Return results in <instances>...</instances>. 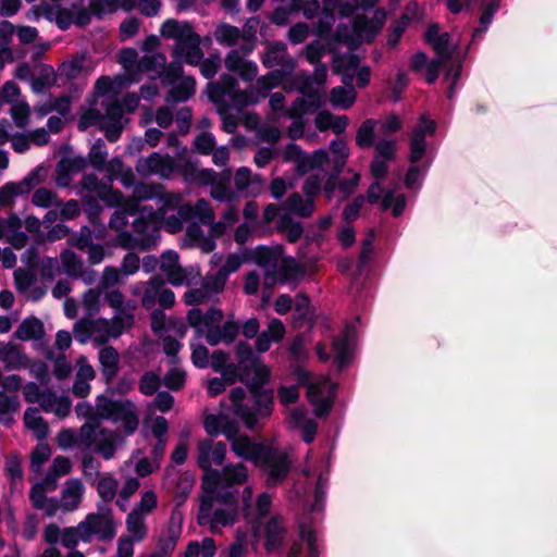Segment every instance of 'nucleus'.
Wrapping results in <instances>:
<instances>
[{
    "instance_id": "1",
    "label": "nucleus",
    "mask_w": 557,
    "mask_h": 557,
    "mask_svg": "<svg viewBox=\"0 0 557 557\" xmlns=\"http://www.w3.org/2000/svg\"><path fill=\"white\" fill-rule=\"evenodd\" d=\"M385 17L386 14L383 10L375 11L372 20L358 15L354 20L351 30L347 32L346 28H339L337 38L339 41L346 42L349 48L362 41H370L382 29Z\"/></svg>"
},
{
    "instance_id": "2",
    "label": "nucleus",
    "mask_w": 557,
    "mask_h": 557,
    "mask_svg": "<svg viewBox=\"0 0 557 557\" xmlns=\"http://www.w3.org/2000/svg\"><path fill=\"white\" fill-rule=\"evenodd\" d=\"M265 456L261 457L255 466L268 470L265 485L271 488L286 480L292 469V462L285 451H280L271 445L268 446Z\"/></svg>"
},
{
    "instance_id": "3",
    "label": "nucleus",
    "mask_w": 557,
    "mask_h": 557,
    "mask_svg": "<svg viewBox=\"0 0 557 557\" xmlns=\"http://www.w3.org/2000/svg\"><path fill=\"white\" fill-rule=\"evenodd\" d=\"M164 84L172 87L168 90L165 100L168 103L185 102L191 98L196 91V79L193 76H182L184 72H153Z\"/></svg>"
},
{
    "instance_id": "4",
    "label": "nucleus",
    "mask_w": 557,
    "mask_h": 557,
    "mask_svg": "<svg viewBox=\"0 0 557 557\" xmlns=\"http://www.w3.org/2000/svg\"><path fill=\"white\" fill-rule=\"evenodd\" d=\"M323 15L318 25V35L327 34L334 23V11L337 10L343 16L351 15L359 7V0H322Z\"/></svg>"
},
{
    "instance_id": "5",
    "label": "nucleus",
    "mask_w": 557,
    "mask_h": 557,
    "mask_svg": "<svg viewBox=\"0 0 557 557\" xmlns=\"http://www.w3.org/2000/svg\"><path fill=\"white\" fill-rule=\"evenodd\" d=\"M211 440H203L198 444V467L206 471L207 474L202 481V488L208 493H213L218 485L223 482V475L218 470L212 469L211 459Z\"/></svg>"
},
{
    "instance_id": "6",
    "label": "nucleus",
    "mask_w": 557,
    "mask_h": 557,
    "mask_svg": "<svg viewBox=\"0 0 557 557\" xmlns=\"http://www.w3.org/2000/svg\"><path fill=\"white\" fill-rule=\"evenodd\" d=\"M200 45V36L175 44L172 50L174 62L180 66H198L203 58Z\"/></svg>"
},
{
    "instance_id": "7",
    "label": "nucleus",
    "mask_w": 557,
    "mask_h": 557,
    "mask_svg": "<svg viewBox=\"0 0 557 557\" xmlns=\"http://www.w3.org/2000/svg\"><path fill=\"white\" fill-rule=\"evenodd\" d=\"M325 54H331L333 61L335 62L333 70H358L359 69V59L348 53L344 58H336L334 53L326 51L321 45L318 42H312L307 47V60L311 65H317L322 57Z\"/></svg>"
},
{
    "instance_id": "8",
    "label": "nucleus",
    "mask_w": 557,
    "mask_h": 557,
    "mask_svg": "<svg viewBox=\"0 0 557 557\" xmlns=\"http://www.w3.org/2000/svg\"><path fill=\"white\" fill-rule=\"evenodd\" d=\"M132 408H134V404L128 399L124 401L112 400L103 394L96 398V409L99 416L114 422L120 421Z\"/></svg>"
},
{
    "instance_id": "9",
    "label": "nucleus",
    "mask_w": 557,
    "mask_h": 557,
    "mask_svg": "<svg viewBox=\"0 0 557 557\" xmlns=\"http://www.w3.org/2000/svg\"><path fill=\"white\" fill-rule=\"evenodd\" d=\"M88 165L85 157H62L55 165V183L59 187H67L72 181V174L84 171Z\"/></svg>"
},
{
    "instance_id": "10",
    "label": "nucleus",
    "mask_w": 557,
    "mask_h": 557,
    "mask_svg": "<svg viewBox=\"0 0 557 557\" xmlns=\"http://www.w3.org/2000/svg\"><path fill=\"white\" fill-rule=\"evenodd\" d=\"M269 444L256 443L249 436L242 435L232 441V450L238 456L253 463H258L261 457H267Z\"/></svg>"
},
{
    "instance_id": "11",
    "label": "nucleus",
    "mask_w": 557,
    "mask_h": 557,
    "mask_svg": "<svg viewBox=\"0 0 557 557\" xmlns=\"http://www.w3.org/2000/svg\"><path fill=\"white\" fill-rule=\"evenodd\" d=\"M159 46L160 40L154 35H151L144 40L141 45L144 54L139 60V70H163L166 63V58L163 53L157 51Z\"/></svg>"
},
{
    "instance_id": "12",
    "label": "nucleus",
    "mask_w": 557,
    "mask_h": 557,
    "mask_svg": "<svg viewBox=\"0 0 557 557\" xmlns=\"http://www.w3.org/2000/svg\"><path fill=\"white\" fill-rule=\"evenodd\" d=\"M228 398L233 405L234 414L242 420L248 430L253 431L257 426L256 411L244 403L246 398L245 389L243 387L232 388Z\"/></svg>"
},
{
    "instance_id": "13",
    "label": "nucleus",
    "mask_w": 557,
    "mask_h": 557,
    "mask_svg": "<svg viewBox=\"0 0 557 557\" xmlns=\"http://www.w3.org/2000/svg\"><path fill=\"white\" fill-rule=\"evenodd\" d=\"M240 326L232 319H227L223 325L210 326L206 332V341L210 346H218L220 343L232 344L238 336Z\"/></svg>"
},
{
    "instance_id": "14",
    "label": "nucleus",
    "mask_w": 557,
    "mask_h": 557,
    "mask_svg": "<svg viewBox=\"0 0 557 557\" xmlns=\"http://www.w3.org/2000/svg\"><path fill=\"white\" fill-rule=\"evenodd\" d=\"M137 0H88V9L98 18L115 13L119 10L131 11Z\"/></svg>"
},
{
    "instance_id": "15",
    "label": "nucleus",
    "mask_w": 557,
    "mask_h": 557,
    "mask_svg": "<svg viewBox=\"0 0 557 557\" xmlns=\"http://www.w3.org/2000/svg\"><path fill=\"white\" fill-rule=\"evenodd\" d=\"M99 362L101 366V375L107 385H110L117 376L120 371V357L113 346H106L99 351Z\"/></svg>"
},
{
    "instance_id": "16",
    "label": "nucleus",
    "mask_w": 557,
    "mask_h": 557,
    "mask_svg": "<svg viewBox=\"0 0 557 557\" xmlns=\"http://www.w3.org/2000/svg\"><path fill=\"white\" fill-rule=\"evenodd\" d=\"M0 360L4 363L7 371L27 368L28 357L20 349L18 345L9 342L5 345L0 343Z\"/></svg>"
},
{
    "instance_id": "17",
    "label": "nucleus",
    "mask_w": 557,
    "mask_h": 557,
    "mask_svg": "<svg viewBox=\"0 0 557 557\" xmlns=\"http://www.w3.org/2000/svg\"><path fill=\"white\" fill-rule=\"evenodd\" d=\"M161 34L163 37L174 39L175 44L199 36L189 22L178 20L164 22L161 26Z\"/></svg>"
},
{
    "instance_id": "18",
    "label": "nucleus",
    "mask_w": 557,
    "mask_h": 557,
    "mask_svg": "<svg viewBox=\"0 0 557 557\" xmlns=\"http://www.w3.org/2000/svg\"><path fill=\"white\" fill-rule=\"evenodd\" d=\"M286 529L280 517H271L264 528V549L268 554L283 546Z\"/></svg>"
},
{
    "instance_id": "19",
    "label": "nucleus",
    "mask_w": 557,
    "mask_h": 557,
    "mask_svg": "<svg viewBox=\"0 0 557 557\" xmlns=\"http://www.w3.org/2000/svg\"><path fill=\"white\" fill-rule=\"evenodd\" d=\"M263 65L267 67L281 66L283 70L295 67L293 59L286 52V45L283 42L272 44L267 47Z\"/></svg>"
},
{
    "instance_id": "20",
    "label": "nucleus",
    "mask_w": 557,
    "mask_h": 557,
    "mask_svg": "<svg viewBox=\"0 0 557 557\" xmlns=\"http://www.w3.org/2000/svg\"><path fill=\"white\" fill-rule=\"evenodd\" d=\"M270 379V368L260 361L251 370H248L247 377H245V372L243 373L240 382L246 385L248 392H256L257 389H265L264 386L269 383Z\"/></svg>"
},
{
    "instance_id": "21",
    "label": "nucleus",
    "mask_w": 557,
    "mask_h": 557,
    "mask_svg": "<svg viewBox=\"0 0 557 557\" xmlns=\"http://www.w3.org/2000/svg\"><path fill=\"white\" fill-rule=\"evenodd\" d=\"M14 336L24 342L41 339L45 336L44 323L35 315L27 317L20 323Z\"/></svg>"
},
{
    "instance_id": "22",
    "label": "nucleus",
    "mask_w": 557,
    "mask_h": 557,
    "mask_svg": "<svg viewBox=\"0 0 557 557\" xmlns=\"http://www.w3.org/2000/svg\"><path fill=\"white\" fill-rule=\"evenodd\" d=\"M295 72H268L265 75L257 78L256 87L252 88L255 95L265 98L269 92L277 87L285 78L292 77Z\"/></svg>"
},
{
    "instance_id": "23",
    "label": "nucleus",
    "mask_w": 557,
    "mask_h": 557,
    "mask_svg": "<svg viewBox=\"0 0 557 557\" xmlns=\"http://www.w3.org/2000/svg\"><path fill=\"white\" fill-rule=\"evenodd\" d=\"M425 37L428 42L435 49V51L443 57L450 54L451 45L450 36L446 32H442L438 25L429 26Z\"/></svg>"
},
{
    "instance_id": "24",
    "label": "nucleus",
    "mask_w": 557,
    "mask_h": 557,
    "mask_svg": "<svg viewBox=\"0 0 557 557\" xmlns=\"http://www.w3.org/2000/svg\"><path fill=\"white\" fill-rule=\"evenodd\" d=\"M332 349L335 352L334 363L336 366V370L342 372L351 362L348 335L344 334L343 336L334 337L332 342Z\"/></svg>"
},
{
    "instance_id": "25",
    "label": "nucleus",
    "mask_w": 557,
    "mask_h": 557,
    "mask_svg": "<svg viewBox=\"0 0 557 557\" xmlns=\"http://www.w3.org/2000/svg\"><path fill=\"white\" fill-rule=\"evenodd\" d=\"M253 399V407L256 411V418L270 417L273 411L274 395L272 389H257L256 392H249Z\"/></svg>"
},
{
    "instance_id": "26",
    "label": "nucleus",
    "mask_w": 557,
    "mask_h": 557,
    "mask_svg": "<svg viewBox=\"0 0 557 557\" xmlns=\"http://www.w3.org/2000/svg\"><path fill=\"white\" fill-rule=\"evenodd\" d=\"M286 209L297 214L300 218H310L314 212V200L304 199L302 196L294 191L292 193L283 205Z\"/></svg>"
},
{
    "instance_id": "27",
    "label": "nucleus",
    "mask_w": 557,
    "mask_h": 557,
    "mask_svg": "<svg viewBox=\"0 0 557 557\" xmlns=\"http://www.w3.org/2000/svg\"><path fill=\"white\" fill-rule=\"evenodd\" d=\"M286 209L297 214L300 218H310L314 212V200L304 199L302 196L294 191L292 193L283 205Z\"/></svg>"
},
{
    "instance_id": "28",
    "label": "nucleus",
    "mask_w": 557,
    "mask_h": 557,
    "mask_svg": "<svg viewBox=\"0 0 557 557\" xmlns=\"http://www.w3.org/2000/svg\"><path fill=\"white\" fill-rule=\"evenodd\" d=\"M99 324L103 325L106 329H108L109 326V322L104 318H99L96 321L89 319H82L77 321L74 324V334L76 341H78L82 344L87 343L91 337L92 333L100 330L98 327Z\"/></svg>"
},
{
    "instance_id": "29",
    "label": "nucleus",
    "mask_w": 557,
    "mask_h": 557,
    "mask_svg": "<svg viewBox=\"0 0 557 557\" xmlns=\"http://www.w3.org/2000/svg\"><path fill=\"white\" fill-rule=\"evenodd\" d=\"M277 230L278 232L286 234V239L290 244L297 243L304 234L302 223L294 221L287 213L280 215L277 220Z\"/></svg>"
},
{
    "instance_id": "30",
    "label": "nucleus",
    "mask_w": 557,
    "mask_h": 557,
    "mask_svg": "<svg viewBox=\"0 0 557 557\" xmlns=\"http://www.w3.org/2000/svg\"><path fill=\"white\" fill-rule=\"evenodd\" d=\"M244 260L246 262H255L257 265L265 268L275 263L276 256L272 248L264 245H259L253 249L245 250Z\"/></svg>"
},
{
    "instance_id": "31",
    "label": "nucleus",
    "mask_w": 557,
    "mask_h": 557,
    "mask_svg": "<svg viewBox=\"0 0 557 557\" xmlns=\"http://www.w3.org/2000/svg\"><path fill=\"white\" fill-rule=\"evenodd\" d=\"M81 72H40L39 76L33 77L32 88L35 92H42L57 83L58 76L65 74L69 81L76 79Z\"/></svg>"
},
{
    "instance_id": "32",
    "label": "nucleus",
    "mask_w": 557,
    "mask_h": 557,
    "mask_svg": "<svg viewBox=\"0 0 557 557\" xmlns=\"http://www.w3.org/2000/svg\"><path fill=\"white\" fill-rule=\"evenodd\" d=\"M237 363L243 372L245 371V377H247L248 370H251L257 363L261 361L260 357H258L249 343L245 341L238 342L235 349Z\"/></svg>"
},
{
    "instance_id": "33",
    "label": "nucleus",
    "mask_w": 557,
    "mask_h": 557,
    "mask_svg": "<svg viewBox=\"0 0 557 557\" xmlns=\"http://www.w3.org/2000/svg\"><path fill=\"white\" fill-rule=\"evenodd\" d=\"M146 165L150 173L165 175L174 171L175 162L169 154L162 156L158 152H152L146 159Z\"/></svg>"
},
{
    "instance_id": "34",
    "label": "nucleus",
    "mask_w": 557,
    "mask_h": 557,
    "mask_svg": "<svg viewBox=\"0 0 557 557\" xmlns=\"http://www.w3.org/2000/svg\"><path fill=\"white\" fill-rule=\"evenodd\" d=\"M25 426L35 432L37 438L42 440L48 435L49 425L47 421L38 414V409L29 407L24 412Z\"/></svg>"
},
{
    "instance_id": "35",
    "label": "nucleus",
    "mask_w": 557,
    "mask_h": 557,
    "mask_svg": "<svg viewBox=\"0 0 557 557\" xmlns=\"http://www.w3.org/2000/svg\"><path fill=\"white\" fill-rule=\"evenodd\" d=\"M376 124V120L366 119L358 127L355 140L360 149H369L374 146Z\"/></svg>"
},
{
    "instance_id": "36",
    "label": "nucleus",
    "mask_w": 557,
    "mask_h": 557,
    "mask_svg": "<svg viewBox=\"0 0 557 557\" xmlns=\"http://www.w3.org/2000/svg\"><path fill=\"white\" fill-rule=\"evenodd\" d=\"M357 92L355 88H346L336 86L331 89L330 101L334 107H339L343 110L351 108L356 101Z\"/></svg>"
},
{
    "instance_id": "37",
    "label": "nucleus",
    "mask_w": 557,
    "mask_h": 557,
    "mask_svg": "<svg viewBox=\"0 0 557 557\" xmlns=\"http://www.w3.org/2000/svg\"><path fill=\"white\" fill-rule=\"evenodd\" d=\"M222 475L223 483L227 487L237 484H243L248 479V469L242 462L236 465H228L223 468Z\"/></svg>"
},
{
    "instance_id": "38",
    "label": "nucleus",
    "mask_w": 557,
    "mask_h": 557,
    "mask_svg": "<svg viewBox=\"0 0 557 557\" xmlns=\"http://www.w3.org/2000/svg\"><path fill=\"white\" fill-rule=\"evenodd\" d=\"M42 8L45 10L46 16L50 21H55V23L62 29L67 28L71 24L74 23V13L69 9L61 8L60 5H45Z\"/></svg>"
},
{
    "instance_id": "39",
    "label": "nucleus",
    "mask_w": 557,
    "mask_h": 557,
    "mask_svg": "<svg viewBox=\"0 0 557 557\" xmlns=\"http://www.w3.org/2000/svg\"><path fill=\"white\" fill-rule=\"evenodd\" d=\"M183 174L184 176L187 178V177H193V180H196L198 181L201 185H205V186H212L215 181H216V172L212 169H197L195 165H193L191 163H186V165L184 166V170H183Z\"/></svg>"
},
{
    "instance_id": "40",
    "label": "nucleus",
    "mask_w": 557,
    "mask_h": 557,
    "mask_svg": "<svg viewBox=\"0 0 557 557\" xmlns=\"http://www.w3.org/2000/svg\"><path fill=\"white\" fill-rule=\"evenodd\" d=\"M107 157L108 150L104 140L101 138L96 139L88 152V163H90L96 170L103 171L106 168Z\"/></svg>"
},
{
    "instance_id": "41",
    "label": "nucleus",
    "mask_w": 557,
    "mask_h": 557,
    "mask_svg": "<svg viewBox=\"0 0 557 557\" xmlns=\"http://www.w3.org/2000/svg\"><path fill=\"white\" fill-rule=\"evenodd\" d=\"M500 0H491L483 9L480 17V27L475 28L472 34V39L481 38L486 32L488 25L492 23L494 14L498 11Z\"/></svg>"
},
{
    "instance_id": "42",
    "label": "nucleus",
    "mask_w": 557,
    "mask_h": 557,
    "mask_svg": "<svg viewBox=\"0 0 557 557\" xmlns=\"http://www.w3.org/2000/svg\"><path fill=\"white\" fill-rule=\"evenodd\" d=\"M32 202L40 208H50L52 206L60 207L62 205L57 194L46 187H39L34 191Z\"/></svg>"
},
{
    "instance_id": "43",
    "label": "nucleus",
    "mask_w": 557,
    "mask_h": 557,
    "mask_svg": "<svg viewBox=\"0 0 557 557\" xmlns=\"http://www.w3.org/2000/svg\"><path fill=\"white\" fill-rule=\"evenodd\" d=\"M83 209L87 215V219L90 224L95 227L101 226V230L104 231V226L101 223L100 214L102 212V207L97 198L92 196H87L83 198Z\"/></svg>"
},
{
    "instance_id": "44",
    "label": "nucleus",
    "mask_w": 557,
    "mask_h": 557,
    "mask_svg": "<svg viewBox=\"0 0 557 557\" xmlns=\"http://www.w3.org/2000/svg\"><path fill=\"white\" fill-rule=\"evenodd\" d=\"M127 531L134 534L136 541H141L146 536V527L143 513L134 508L126 517Z\"/></svg>"
},
{
    "instance_id": "45",
    "label": "nucleus",
    "mask_w": 557,
    "mask_h": 557,
    "mask_svg": "<svg viewBox=\"0 0 557 557\" xmlns=\"http://www.w3.org/2000/svg\"><path fill=\"white\" fill-rule=\"evenodd\" d=\"M41 171V166H36L22 181L16 183L17 196L29 194L37 185L44 182Z\"/></svg>"
},
{
    "instance_id": "46",
    "label": "nucleus",
    "mask_w": 557,
    "mask_h": 557,
    "mask_svg": "<svg viewBox=\"0 0 557 557\" xmlns=\"http://www.w3.org/2000/svg\"><path fill=\"white\" fill-rule=\"evenodd\" d=\"M64 272L70 276H79L83 263L77 255L71 249H64L60 255Z\"/></svg>"
},
{
    "instance_id": "47",
    "label": "nucleus",
    "mask_w": 557,
    "mask_h": 557,
    "mask_svg": "<svg viewBox=\"0 0 557 557\" xmlns=\"http://www.w3.org/2000/svg\"><path fill=\"white\" fill-rule=\"evenodd\" d=\"M119 482L111 475H106L98 481L97 492L104 503H110L116 495Z\"/></svg>"
},
{
    "instance_id": "48",
    "label": "nucleus",
    "mask_w": 557,
    "mask_h": 557,
    "mask_svg": "<svg viewBox=\"0 0 557 557\" xmlns=\"http://www.w3.org/2000/svg\"><path fill=\"white\" fill-rule=\"evenodd\" d=\"M160 385H161L160 376L152 371H146L140 376L138 388L143 395L152 396L158 392Z\"/></svg>"
},
{
    "instance_id": "49",
    "label": "nucleus",
    "mask_w": 557,
    "mask_h": 557,
    "mask_svg": "<svg viewBox=\"0 0 557 557\" xmlns=\"http://www.w3.org/2000/svg\"><path fill=\"white\" fill-rule=\"evenodd\" d=\"M24 399L29 404H35L40 400V398H47L48 401L57 400V396L52 392H41L39 386L35 382H28L25 384L23 388Z\"/></svg>"
},
{
    "instance_id": "50",
    "label": "nucleus",
    "mask_w": 557,
    "mask_h": 557,
    "mask_svg": "<svg viewBox=\"0 0 557 557\" xmlns=\"http://www.w3.org/2000/svg\"><path fill=\"white\" fill-rule=\"evenodd\" d=\"M227 278L218 270L216 273L210 274L208 273L201 285L210 296L211 294H220L224 290Z\"/></svg>"
},
{
    "instance_id": "51",
    "label": "nucleus",
    "mask_w": 557,
    "mask_h": 557,
    "mask_svg": "<svg viewBox=\"0 0 557 557\" xmlns=\"http://www.w3.org/2000/svg\"><path fill=\"white\" fill-rule=\"evenodd\" d=\"M163 214V209L156 211L151 206H139V218L134 221L133 225L136 231H141L146 227L147 221L154 222Z\"/></svg>"
},
{
    "instance_id": "52",
    "label": "nucleus",
    "mask_w": 557,
    "mask_h": 557,
    "mask_svg": "<svg viewBox=\"0 0 557 557\" xmlns=\"http://www.w3.org/2000/svg\"><path fill=\"white\" fill-rule=\"evenodd\" d=\"M240 35L242 32L239 28L227 24L220 25L214 34L215 39L219 42L225 44L227 46L235 45L238 41Z\"/></svg>"
},
{
    "instance_id": "53",
    "label": "nucleus",
    "mask_w": 557,
    "mask_h": 557,
    "mask_svg": "<svg viewBox=\"0 0 557 557\" xmlns=\"http://www.w3.org/2000/svg\"><path fill=\"white\" fill-rule=\"evenodd\" d=\"M410 152L408 160L412 164L419 163L426 152V141L421 138L420 134L411 135L409 140Z\"/></svg>"
},
{
    "instance_id": "54",
    "label": "nucleus",
    "mask_w": 557,
    "mask_h": 557,
    "mask_svg": "<svg viewBox=\"0 0 557 557\" xmlns=\"http://www.w3.org/2000/svg\"><path fill=\"white\" fill-rule=\"evenodd\" d=\"M186 382V373L178 368H171L163 377V384L173 392H180Z\"/></svg>"
},
{
    "instance_id": "55",
    "label": "nucleus",
    "mask_w": 557,
    "mask_h": 557,
    "mask_svg": "<svg viewBox=\"0 0 557 557\" xmlns=\"http://www.w3.org/2000/svg\"><path fill=\"white\" fill-rule=\"evenodd\" d=\"M366 201L367 200L363 195H358L352 199L351 202L347 203L344 207L342 213L344 222H346L347 224L355 222L359 218L360 210L362 209Z\"/></svg>"
},
{
    "instance_id": "56",
    "label": "nucleus",
    "mask_w": 557,
    "mask_h": 557,
    "mask_svg": "<svg viewBox=\"0 0 557 557\" xmlns=\"http://www.w3.org/2000/svg\"><path fill=\"white\" fill-rule=\"evenodd\" d=\"M215 138L213 134L203 132L197 135L194 139V147L197 152L203 156L211 154L215 149Z\"/></svg>"
},
{
    "instance_id": "57",
    "label": "nucleus",
    "mask_w": 557,
    "mask_h": 557,
    "mask_svg": "<svg viewBox=\"0 0 557 557\" xmlns=\"http://www.w3.org/2000/svg\"><path fill=\"white\" fill-rule=\"evenodd\" d=\"M408 72H397L396 78L394 82L387 81L391 89V99L393 102H398L401 100L403 94L406 90L409 79L407 77Z\"/></svg>"
},
{
    "instance_id": "58",
    "label": "nucleus",
    "mask_w": 557,
    "mask_h": 557,
    "mask_svg": "<svg viewBox=\"0 0 557 557\" xmlns=\"http://www.w3.org/2000/svg\"><path fill=\"white\" fill-rule=\"evenodd\" d=\"M11 117L14 121V124L20 127L24 128L28 124L29 121V113L30 109L27 102L22 101L20 103L14 104L11 110Z\"/></svg>"
},
{
    "instance_id": "59",
    "label": "nucleus",
    "mask_w": 557,
    "mask_h": 557,
    "mask_svg": "<svg viewBox=\"0 0 557 557\" xmlns=\"http://www.w3.org/2000/svg\"><path fill=\"white\" fill-rule=\"evenodd\" d=\"M103 115L101 112L95 108H89L86 110L78 119L77 128L81 132H85L91 126L100 124Z\"/></svg>"
},
{
    "instance_id": "60",
    "label": "nucleus",
    "mask_w": 557,
    "mask_h": 557,
    "mask_svg": "<svg viewBox=\"0 0 557 557\" xmlns=\"http://www.w3.org/2000/svg\"><path fill=\"white\" fill-rule=\"evenodd\" d=\"M92 234L91 230L84 225L81 227L79 233H73L70 238L67 239V244L72 247H75L79 250H84L89 246L92 242Z\"/></svg>"
},
{
    "instance_id": "61",
    "label": "nucleus",
    "mask_w": 557,
    "mask_h": 557,
    "mask_svg": "<svg viewBox=\"0 0 557 557\" xmlns=\"http://www.w3.org/2000/svg\"><path fill=\"white\" fill-rule=\"evenodd\" d=\"M104 516L99 513H89L86 519L78 523V529H86L85 537H90L94 534L99 533L100 528L103 523Z\"/></svg>"
},
{
    "instance_id": "62",
    "label": "nucleus",
    "mask_w": 557,
    "mask_h": 557,
    "mask_svg": "<svg viewBox=\"0 0 557 557\" xmlns=\"http://www.w3.org/2000/svg\"><path fill=\"white\" fill-rule=\"evenodd\" d=\"M84 475L87 480L96 481L99 476L101 463L90 454H85L82 459Z\"/></svg>"
},
{
    "instance_id": "63",
    "label": "nucleus",
    "mask_w": 557,
    "mask_h": 557,
    "mask_svg": "<svg viewBox=\"0 0 557 557\" xmlns=\"http://www.w3.org/2000/svg\"><path fill=\"white\" fill-rule=\"evenodd\" d=\"M195 215L199 218L203 225L212 224L214 221V212L209 201L200 198L195 203Z\"/></svg>"
},
{
    "instance_id": "64",
    "label": "nucleus",
    "mask_w": 557,
    "mask_h": 557,
    "mask_svg": "<svg viewBox=\"0 0 557 557\" xmlns=\"http://www.w3.org/2000/svg\"><path fill=\"white\" fill-rule=\"evenodd\" d=\"M381 160L393 161L396 157V144L394 140H380L375 145V156Z\"/></svg>"
}]
</instances>
